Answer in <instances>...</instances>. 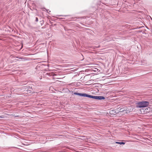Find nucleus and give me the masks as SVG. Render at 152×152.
Segmentation results:
<instances>
[{"label":"nucleus","mask_w":152,"mask_h":152,"mask_svg":"<svg viewBox=\"0 0 152 152\" xmlns=\"http://www.w3.org/2000/svg\"><path fill=\"white\" fill-rule=\"evenodd\" d=\"M149 102L148 101H142L139 102L137 103V107H145L148 106L149 104Z\"/></svg>","instance_id":"f257e3e1"},{"label":"nucleus","mask_w":152,"mask_h":152,"mask_svg":"<svg viewBox=\"0 0 152 152\" xmlns=\"http://www.w3.org/2000/svg\"><path fill=\"white\" fill-rule=\"evenodd\" d=\"M86 97L92 98L96 99H105V98L103 96H93L92 95H89L86 94Z\"/></svg>","instance_id":"f03ea898"},{"label":"nucleus","mask_w":152,"mask_h":152,"mask_svg":"<svg viewBox=\"0 0 152 152\" xmlns=\"http://www.w3.org/2000/svg\"><path fill=\"white\" fill-rule=\"evenodd\" d=\"M148 108L142 107V108L140 109V113L143 114L146 113L147 112H148Z\"/></svg>","instance_id":"7ed1b4c3"},{"label":"nucleus","mask_w":152,"mask_h":152,"mask_svg":"<svg viewBox=\"0 0 152 152\" xmlns=\"http://www.w3.org/2000/svg\"><path fill=\"white\" fill-rule=\"evenodd\" d=\"M119 108L117 109L116 110H113L110 111V114L112 115H115L117 113H119Z\"/></svg>","instance_id":"20e7f679"},{"label":"nucleus","mask_w":152,"mask_h":152,"mask_svg":"<svg viewBox=\"0 0 152 152\" xmlns=\"http://www.w3.org/2000/svg\"><path fill=\"white\" fill-rule=\"evenodd\" d=\"M74 94L80 96H84V97H86V94H81V93H75Z\"/></svg>","instance_id":"39448f33"},{"label":"nucleus","mask_w":152,"mask_h":152,"mask_svg":"<svg viewBox=\"0 0 152 152\" xmlns=\"http://www.w3.org/2000/svg\"><path fill=\"white\" fill-rule=\"evenodd\" d=\"M124 114H125V113H129L130 112V111H129V110H128L127 109H124Z\"/></svg>","instance_id":"423d86ee"},{"label":"nucleus","mask_w":152,"mask_h":152,"mask_svg":"<svg viewBox=\"0 0 152 152\" xmlns=\"http://www.w3.org/2000/svg\"><path fill=\"white\" fill-rule=\"evenodd\" d=\"M124 109H124L123 108H120L119 110V112H123L124 113Z\"/></svg>","instance_id":"0eeeda50"},{"label":"nucleus","mask_w":152,"mask_h":152,"mask_svg":"<svg viewBox=\"0 0 152 152\" xmlns=\"http://www.w3.org/2000/svg\"><path fill=\"white\" fill-rule=\"evenodd\" d=\"M115 143H117V144H119L120 145H121V144L124 145L125 144V143L124 142H115Z\"/></svg>","instance_id":"6e6552de"},{"label":"nucleus","mask_w":152,"mask_h":152,"mask_svg":"<svg viewBox=\"0 0 152 152\" xmlns=\"http://www.w3.org/2000/svg\"><path fill=\"white\" fill-rule=\"evenodd\" d=\"M36 21H37H37H38V18H37L36 17Z\"/></svg>","instance_id":"1a4fd4ad"},{"label":"nucleus","mask_w":152,"mask_h":152,"mask_svg":"<svg viewBox=\"0 0 152 152\" xmlns=\"http://www.w3.org/2000/svg\"><path fill=\"white\" fill-rule=\"evenodd\" d=\"M85 139L86 140V141H87V140L88 141V139Z\"/></svg>","instance_id":"9d476101"},{"label":"nucleus","mask_w":152,"mask_h":152,"mask_svg":"<svg viewBox=\"0 0 152 152\" xmlns=\"http://www.w3.org/2000/svg\"><path fill=\"white\" fill-rule=\"evenodd\" d=\"M4 118V117L3 116H0V118Z\"/></svg>","instance_id":"9b49d317"}]
</instances>
